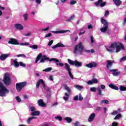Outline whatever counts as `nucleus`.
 <instances>
[{
  "instance_id": "f257e3e1",
  "label": "nucleus",
  "mask_w": 126,
  "mask_h": 126,
  "mask_svg": "<svg viewBox=\"0 0 126 126\" xmlns=\"http://www.w3.org/2000/svg\"><path fill=\"white\" fill-rule=\"evenodd\" d=\"M105 48L107 51L109 52V53H114L116 49V53H119L121 50L125 49V46L121 43L114 42L111 43L110 46H105Z\"/></svg>"
},
{
  "instance_id": "f03ea898",
  "label": "nucleus",
  "mask_w": 126,
  "mask_h": 126,
  "mask_svg": "<svg viewBox=\"0 0 126 126\" xmlns=\"http://www.w3.org/2000/svg\"><path fill=\"white\" fill-rule=\"evenodd\" d=\"M45 61H49V62H55L56 65H60V66H63V65H64L63 63H60L59 60L56 58H51L50 59V58L46 57V56H43V58H42L40 60V63H45Z\"/></svg>"
},
{
  "instance_id": "7ed1b4c3",
  "label": "nucleus",
  "mask_w": 126,
  "mask_h": 126,
  "mask_svg": "<svg viewBox=\"0 0 126 126\" xmlns=\"http://www.w3.org/2000/svg\"><path fill=\"white\" fill-rule=\"evenodd\" d=\"M9 93V90L6 88V87L3 85V84L0 82V97H4L6 94Z\"/></svg>"
},
{
  "instance_id": "20e7f679",
  "label": "nucleus",
  "mask_w": 126,
  "mask_h": 126,
  "mask_svg": "<svg viewBox=\"0 0 126 126\" xmlns=\"http://www.w3.org/2000/svg\"><path fill=\"white\" fill-rule=\"evenodd\" d=\"M84 46H83V45L82 44V42H80L79 43L75 46L74 48V53L75 54H82V52L84 51Z\"/></svg>"
},
{
  "instance_id": "39448f33",
  "label": "nucleus",
  "mask_w": 126,
  "mask_h": 126,
  "mask_svg": "<svg viewBox=\"0 0 126 126\" xmlns=\"http://www.w3.org/2000/svg\"><path fill=\"white\" fill-rule=\"evenodd\" d=\"M63 87L64 89L67 91L68 93H65L64 95L63 96V98L64 101H68V99H69V94L71 93V91L66 85H63Z\"/></svg>"
},
{
  "instance_id": "423d86ee",
  "label": "nucleus",
  "mask_w": 126,
  "mask_h": 126,
  "mask_svg": "<svg viewBox=\"0 0 126 126\" xmlns=\"http://www.w3.org/2000/svg\"><path fill=\"white\" fill-rule=\"evenodd\" d=\"M8 43L11 45H20V46H28L29 45V43L28 42L19 43L16 39L13 38H10Z\"/></svg>"
},
{
  "instance_id": "0eeeda50",
  "label": "nucleus",
  "mask_w": 126,
  "mask_h": 126,
  "mask_svg": "<svg viewBox=\"0 0 126 126\" xmlns=\"http://www.w3.org/2000/svg\"><path fill=\"white\" fill-rule=\"evenodd\" d=\"M3 83L5 85H9L11 83V79H10V77L9 76V73H6L3 76Z\"/></svg>"
},
{
  "instance_id": "6e6552de",
  "label": "nucleus",
  "mask_w": 126,
  "mask_h": 126,
  "mask_svg": "<svg viewBox=\"0 0 126 126\" xmlns=\"http://www.w3.org/2000/svg\"><path fill=\"white\" fill-rule=\"evenodd\" d=\"M67 62L70 65H75V66L80 67L82 65V62H79L77 60L72 61L69 59H67Z\"/></svg>"
},
{
  "instance_id": "1a4fd4ad",
  "label": "nucleus",
  "mask_w": 126,
  "mask_h": 126,
  "mask_svg": "<svg viewBox=\"0 0 126 126\" xmlns=\"http://www.w3.org/2000/svg\"><path fill=\"white\" fill-rule=\"evenodd\" d=\"M27 84V82H23L16 84V89L18 92H20L22 90V88L25 87Z\"/></svg>"
},
{
  "instance_id": "9d476101",
  "label": "nucleus",
  "mask_w": 126,
  "mask_h": 126,
  "mask_svg": "<svg viewBox=\"0 0 126 126\" xmlns=\"http://www.w3.org/2000/svg\"><path fill=\"white\" fill-rule=\"evenodd\" d=\"M101 23H102V24H103L104 26L102 28L100 29V31L101 32H106V31H107V30H108V22L106 20L102 18L101 19Z\"/></svg>"
},
{
  "instance_id": "9b49d317",
  "label": "nucleus",
  "mask_w": 126,
  "mask_h": 126,
  "mask_svg": "<svg viewBox=\"0 0 126 126\" xmlns=\"http://www.w3.org/2000/svg\"><path fill=\"white\" fill-rule=\"evenodd\" d=\"M64 68L68 72L70 78H71V79H74V78L73 77V75L71 73V68H70V65L69 64H67V63H65Z\"/></svg>"
},
{
  "instance_id": "f8f14e48",
  "label": "nucleus",
  "mask_w": 126,
  "mask_h": 126,
  "mask_svg": "<svg viewBox=\"0 0 126 126\" xmlns=\"http://www.w3.org/2000/svg\"><path fill=\"white\" fill-rule=\"evenodd\" d=\"M40 83L42 84V86L44 88H46V85L45 84V82L43 79H39V81L37 82L36 84V88H39V86H40Z\"/></svg>"
},
{
  "instance_id": "ddd939ff",
  "label": "nucleus",
  "mask_w": 126,
  "mask_h": 126,
  "mask_svg": "<svg viewBox=\"0 0 126 126\" xmlns=\"http://www.w3.org/2000/svg\"><path fill=\"white\" fill-rule=\"evenodd\" d=\"M11 63L15 67H18L19 66V63L17 62V59H11Z\"/></svg>"
},
{
  "instance_id": "4468645a",
  "label": "nucleus",
  "mask_w": 126,
  "mask_h": 126,
  "mask_svg": "<svg viewBox=\"0 0 126 126\" xmlns=\"http://www.w3.org/2000/svg\"><path fill=\"white\" fill-rule=\"evenodd\" d=\"M95 5H97V6H101V7H103L106 5V2H103L102 0H98L97 2L95 3Z\"/></svg>"
},
{
  "instance_id": "2eb2a0df",
  "label": "nucleus",
  "mask_w": 126,
  "mask_h": 126,
  "mask_svg": "<svg viewBox=\"0 0 126 126\" xmlns=\"http://www.w3.org/2000/svg\"><path fill=\"white\" fill-rule=\"evenodd\" d=\"M97 65V63L95 62H92L89 63V64H86V66H87V67H89V68H92V67H96Z\"/></svg>"
},
{
  "instance_id": "dca6fc26",
  "label": "nucleus",
  "mask_w": 126,
  "mask_h": 126,
  "mask_svg": "<svg viewBox=\"0 0 126 126\" xmlns=\"http://www.w3.org/2000/svg\"><path fill=\"white\" fill-rule=\"evenodd\" d=\"M66 32H70L69 30H61V31H51L52 33H54L55 34H63L65 33Z\"/></svg>"
},
{
  "instance_id": "f3484780",
  "label": "nucleus",
  "mask_w": 126,
  "mask_h": 126,
  "mask_svg": "<svg viewBox=\"0 0 126 126\" xmlns=\"http://www.w3.org/2000/svg\"><path fill=\"white\" fill-rule=\"evenodd\" d=\"M8 57H9V54H2L0 56V60L2 61H5Z\"/></svg>"
},
{
  "instance_id": "a211bd4d",
  "label": "nucleus",
  "mask_w": 126,
  "mask_h": 126,
  "mask_svg": "<svg viewBox=\"0 0 126 126\" xmlns=\"http://www.w3.org/2000/svg\"><path fill=\"white\" fill-rule=\"evenodd\" d=\"M95 117H96V114L95 113H92L88 119V122H93Z\"/></svg>"
},
{
  "instance_id": "6ab92c4d",
  "label": "nucleus",
  "mask_w": 126,
  "mask_h": 126,
  "mask_svg": "<svg viewBox=\"0 0 126 126\" xmlns=\"http://www.w3.org/2000/svg\"><path fill=\"white\" fill-rule=\"evenodd\" d=\"M118 69H111L110 70V71H111L113 75L114 76H118V75H120V72L118 71Z\"/></svg>"
},
{
  "instance_id": "aec40b11",
  "label": "nucleus",
  "mask_w": 126,
  "mask_h": 126,
  "mask_svg": "<svg viewBox=\"0 0 126 126\" xmlns=\"http://www.w3.org/2000/svg\"><path fill=\"white\" fill-rule=\"evenodd\" d=\"M15 28L16 29H17V30H23V26L20 24H16L15 25Z\"/></svg>"
},
{
  "instance_id": "412c9836",
  "label": "nucleus",
  "mask_w": 126,
  "mask_h": 126,
  "mask_svg": "<svg viewBox=\"0 0 126 126\" xmlns=\"http://www.w3.org/2000/svg\"><path fill=\"white\" fill-rule=\"evenodd\" d=\"M37 103L40 107H45L46 106V103L43 101V99L38 100Z\"/></svg>"
},
{
  "instance_id": "4be33fe9",
  "label": "nucleus",
  "mask_w": 126,
  "mask_h": 126,
  "mask_svg": "<svg viewBox=\"0 0 126 126\" xmlns=\"http://www.w3.org/2000/svg\"><path fill=\"white\" fill-rule=\"evenodd\" d=\"M122 111V109L119 108L117 110H114L113 111L111 114L112 115V116H116V115H118L119 113H121Z\"/></svg>"
},
{
  "instance_id": "5701e85b",
  "label": "nucleus",
  "mask_w": 126,
  "mask_h": 126,
  "mask_svg": "<svg viewBox=\"0 0 126 126\" xmlns=\"http://www.w3.org/2000/svg\"><path fill=\"white\" fill-rule=\"evenodd\" d=\"M113 63H114V61L108 60L107 64L106 65L107 68H110V67L112 66Z\"/></svg>"
},
{
  "instance_id": "b1692460",
  "label": "nucleus",
  "mask_w": 126,
  "mask_h": 126,
  "mask_svg": "<svg viewBox=\"0 0 126 126\" xmlns=\"http://www.w3.org/2000/svg\"><path fill=\"white\" fill-rule=\"evenodd\" d=\"M58 47H61L62 48H63V47H64V45L63 43L60 42L58 43L57 44L53 46L52 47V49H56V48H58Z\"/></svg>"
},
{
  "instance_id": "393cba45",
  "label": "nucleus",
  "mask_w": 126,
  "mask_h": 126,
  "mask_svg": "<svg viewBox=\"0 0 126 126\" xmlns=\"http://www.w3.org/2000/svg\"><path fill=\"white\" fill-rule=\"evenodd\" d=\"M113 1L114 2L115 4L117 5V6H120L122 3L121 0H113Z\"/></svg>"
},
{
  "instance_id": "a878e982",
  "label": "nucleus",
  "mask_w": 126,
  "mask_h": 126,
  "mask_svg": "<svg viewBox=\"0 0 126 126\" xmlns=\"http://www.w3.org/2000/svg\"><path fill=\"white\" fill-rule=\"evenodd\" d=\"M109 87L112 89H114V90H119V87L115 86L114 84H110L109 85Z\"/></svg>"
},
{
  "instance_id": "bb28decb",
  "label": "nucleus",
  "mask_w": 126,
  "mask_h": 126,
  "mask_svg": "<svg viewBox=\"0 0 126 126\" xmlns=\"http://www.w3.org/2000/svg\"><path fill=\"white\" fill-rule=\"evenodd\" d=\"M85 33V28L83 27L81 29H80V32L79 33V36H81L83 34H84Z\"/></svg>"
},
{
  "instance_id": "cd10ccee",
  "label": "nucleus",
  "mask_w": 126,
  "mask_h": 126,
  "mask_svg": "<svg viewBox=\"0 0 126 126\" xmlns=\"http://www.w3.org/2000/svg\"><path fill=\"white\" fill-rule=\"evenodd\" d=\"M40 115V111L35 110L33 112H31L32 116H39Z\"/></svg>"
},
{
  "instance_id": "c85d7f7f",
  "label": "nucleus",
  "mask_w": 126,
  "mask_h": 126,
  "mask_svg": "<svg viewBox=\"0 0 126 126\" xmlns=\"http://www.w3.org/2000/svg\"><path fill=\"white\" fill-rule=\"evenodd\" d=\"M75 18V16L74 15H73L71 16L67 20V22H70L72 21L73 20H74V19Z\"/></svg>"
},
{
  "instance_id": "c756f323",
  "label": "nucleus",
  "mask_w": 126,
  "mask_h": 126,
  "mask_svg": "<svg viewBox=\"0 0 126 126\" xmlns=\"http://www.w3.org/2000/svg\"><path fill=\"white\" fill-rule=\"evenodd\" d=\"M64 120L68 124H70L72 122V119L70 117H66L64 118Z\"/></svg>"
},
{
  "instance_id": "7c9ffc66",
  "label": "nucleus",
  "mask_w": 126,
  "mask_h": 126,
  "mask_svg": "<svg viewBox=\"0 0 126 126\" xmlns=\"http://www.w3.org/2000/svg\"><path fill=\"white\" fill-rule=\"evenodd\" d=\"M42 57H43L42 54L40 53L36 58V59L35 60V63H38V61L40 60V59H41Z\"/></svg>"
},
{
  "instance_id": "2f4dec72",
  "label": "nucleus",
  "mask_w": 126,
  "mask_h": 126,
  "mask_svg": "<svg viewBox=\"0 0 126 126\" xmlns=\"http://www.w3.org/2000/svg\"><path fill=\"white\" fill-rule=\"evenodd\" d=\"M29 16V15L28 13H25L23 15V17L24 18L25 21H27V20H28Z\"/></svg>"
},
{
  "instance_id": "473e14b6",
  "label": "nucleus",
  "mask_w": 126,
  "mask_h": 126,
  "mask_svg": "<svg viewBox=\"0 0 126 126\" xmlns=\"http://www.w3.org/2000/svg\"><path fill=\"white\" fill-rule=\"evenodd\" d=\"M33 119H36L35 117H29L27 120V124H30L31 122L33 120Z\"/></svg>"
},
{
  "instance_id": "72a5a7b5",
  "label": "nucleus",
  "mask_w": 126,
  "mask_h": 126,
  "mask_svg": "<svg viewBox=\"0 0 126 126\" xmlns=\"http://www.w3.org/2000/svg\"><path fill=\"white\" fill-rule=\"evenodd\" d=\"M51 70H53L52 67L46 68L45 69L43 70L42 71H45V72H49V71H51Z\"/></svg>"
},
{
  "instance_id": "f704fd0d",
  "label": "nucleus",
  "mask_w": 126,
  "mask_h": 126,
  "mask_svg": "<svg viewBox=\"0 0 126 126\" xmlns=\"http://www.w3.org/2000/svg\"><path fill=\"white\" fill-rule=\"evenodd\" d=\"M75 88H76L78 90H79L80 91H81V90H82L83 87L82 86L76 85L75 86Z\"/></svg>"
},
{
  "instance_id": "c9c22d12",
  "label": "nucleus",
  "mask_w": 126,
  "mask_h": 126,
  "mask_svg": "<svg viewBox=\"0 0 126 126\" xmlns=\"http://www.w3.org/2000/svg\"><path fill=\"white\" fill-rule=\"evenodd\" d=\"M29 48L32 49V50H37V49H38V45H31L29 46Z\"/></svg>"
},
{
  "instance_id": "e433bc0d",
  "label": "nucleus",
  "mask_w": 126,
  "mask_h": 126,
  "mask_svg": "<svg viewBox=\"0 0 126 126\" xmlns=\"http://www.w3.org/2000/svg\"><path fill=\"white\" fill-rule=\"evenodd\" d=\"M97 90L98 92V94L100 96H104V94L102 93V90H101V89L100 88H97Z\"/></svg>"
},
{
  "instance_id": "4c0bfd02",
  "label": "nucleus",
  "mask_w": 126,
  "mask_h": 126,
  "mask_svg": "<svg viewBox=\"0 0 126 126\" xmlns=\"http://www.w3.org/2000/svg\"><path fill=\"white\" fill-rule=\"evenodd\" d=\"M119 89L120 91H126V87L124 86H120Z\"/></svg>"
},
{
  "instance_id": "58836bf2",
  "label": "nucleus",
  "mask_w": 126,
  "mask_h": 126,
  "mask_svg": "<svg viewBox=\"0 0 126 126\" xmlns=\"http://www.w3.org/2000/svg\"><path fill=\"white\" fill-rule=\"evenodd\" d=\"M84 52L88 53H92L93 54L95 53V50H94V49H92L91 50H87L86 49V50H84Z\"/></svg>"
},
{
  "instance_id": "ea45409f",
  "label": "nucleus",
  "mask_w": 126,
  "mask_h": 126,
  "mask_svg": "<svg viewBox=\"0 0 126 126\" xmlns=\"http://www.w3.org/2000/svg\"><path fill=\"white\" fill-rule=\"evenodd\" d=\"M50 29V27H47L46 28H42L40 30V31L41 32H43V31H49Z\"/></svg>"
},
{
  "instance_id": "a19ab883",
  "label": "nucleus",
  "mask_w": 126,
  "mask_h": 126,
  "mask_svg": "<svg viewBox=\"0 0 126 126\" xmlns=\"http://www.w3.org/2000/svg\"><path fill=\"white\" fill-rule=\"evenodd\" d=\"M29 110L31 111V113H33V112L36 111V108L33 106L30 107Z\"/></svg>"
},
{
  "instance_id": "79ce46f5",
  "label": "nucleus",
  "mask_w": 126,
  "mask_h": 126,
  "mask_svg": "<svg viewBox=\"0 0 126 126\" xmlns=\"http://www.w3.org/2000/svg\"><path fill=\"white\" fill-rule=\"evenodd\" d=\"M121 118H122V114H119L114 118V120H119Z\"/></svg>"
},
{
  "instance_id": "37998d69",
  "label": "nucleus",
  "mask_w": 126,
  "mask_h": 126,
  "mask_svg": "<svg viewBox=\"0 0 126 126\" xmlns=\"http://www.w3.org/2000/svg\"><path fill=\"white\" fill-rule=\"evenodd\" d=\"M92 80L93 81V84H96L97 83H98V80L96 78H93Z\"/></svg>"
},
{
  "instance_id": "c03bdc74",
  "label": "nucleus",
  "mask_w": 126,
  "mask_h": 126,
  "mask_svg": "<svg viewBox=\"0 0 126 126\" xmlns=\"http://www.w3.org/2000/svg\"><path fill=\"white\" fill-rule=\"evenodd\" d=\"M100 103L101 104H109V101L108 100H102Z\"/></svg>"
},
{
  "instance_id": "a18cd8bd",
  "label": "nucleus",
  "mask_w": 126,
  "mask_h": 126,
  "mask_svg": "<svg viewBox=\"0 0 126 126\" xmlns=\"http://www.w3.org/2000/svg\"><path fill=\"white\" fill-rule=\"evenodd\" d=\"M56 120H57L58 121H60V122H62L63 121V118L61 116H57L55 117Z\"/></svg>"
},
{
  "instance_id": "49530a36",
  "label": "nucleus",
  "mask_w": 126,
  "mask_h": 126,
  "mask_svg": "<svg viewBox=\"0 0 126 126\" xmlns=\"http://www.w3.org/2000/svg\"><path fill=\"white\" fill-rule=\"evenodd\" d=\"M96 90H97V88L95 87H92L90 88V91L92 92H96Z\"/></svg>"
},
{
  "instance_id": "de8ad7c7",
  "label": "nucleus",
  "mask_w": 126,
  "mask_h": 126,
  "mask_svg": "<svg viewBox=\"0 0 126 126\" xmlns=\"http://www.w3.org/2000/svg\"><path fill=\"white\" fill-rule=\"evenodd\" d=\"M87 84H88V85H92V84H93V81L92 80H89L87 82Z\"/></svg>"
},
{
  "instance_id": "09e8293b",
  "label": "nucleus",
  "mask_w": 126,
  "mask_h": 126,
  "mask_svg": "<svg viewBox=\"0 0 126 126\" xmlns=\"http://www.w3.org/2000/svg\"><path fill=\"white\" fill-rule=\"evenodd\" d=\"M126 56L123 57L121 60L120 62L122 63V62H126Z\"/></svg>"
},
{
  "instance_id": "8fccbe9b",
  "label": "nucleus",
  "mask_w": 126,
  "mask_h": 126,
  "mask_svg": "<svg viewBox=\"0 0 126 126\" xmlns=\"http://www.w3.org/2000/svg\"><path fill=\"white\" fill-rule=\"evenodd\" d=\"M70 4H71L72 5H73V4H75V3H76V1L75 0H71L70 1Z\"/></svg>"
},
{
  "instance_id": "3c124183",
  "label": "nucleus",
  "mask_w": 126,
  "mask_h": 126,
  "mask_svg": "<svg viewBox=\"0 0 126 126\" xmlns=\"http://www.w3.org/2000/svg\"><path fill=\"white\" fill-rule=\"evenodd\" d=\"M79 101H82V100H83V97H82L81 94H80L79 95Z\"/></svg>"
},
{
  "instance_id": "603ef678",
  "label": "nucleus",
  "mask_w": 126,
  "mask_h": 126,
  "mask_svg": "<svg viewBox=\"0 0 126 126\" xmlns=\"http://www.w3.org/2000/svg\"><path fill=\"white\" fill-rule=\"evenodd\" d=\"M16 99L19 103L21 101V98H20V97L18 96L16 97Z\"/></svg>"
},
{
  "instance_id": "864d4df0",
  "label": "nucleus",
  "mask_w": 126,
  "mask_h": 126,
  "mask_svg": "<svg viewBox=\"0 0 126 126\" xmlns=\"http://www.w3.org/2000/svg\"><path fill=\"white\" fill-rule=\"evenodd\" d=\"M20 66H23V67H25V66H26V64L23 62H20Z\"/></svg>"
},
{
  "instance_id": "5fc2aeb1",
  "label": "nucleus",
  "mask_w": 126,
  "mask_h": 126,
  "mask_svg": "<svg viewBox=\"0 0 126 126\" xmlns=\"http://www.w3.org/2000/svg\"><path fill=\"white\" fill-rule=\"evenodd\" d=\"M35 2L37 4H41V2H42L41 0H35Z\"/></svg>"
},
{
  "instance_id": "6e6d98bb",
  "label": "nucleus",
  "mask_w": 126,
  "mask_h": 126,
  "mask_svg": "<svg viewBox=\"0 0 126 126\" xmlns=\"http://www.w3.org/2000/svg\"><path fill=\"white\" fill-rule=\"evenodd\" d=\"M54 43V40H50L48 42V46H52V44Z\"/></svg>"
},
{
  "instance_id": "4d7b16f0",
  "label": "nucleus",
  "mask_w": 126,
  "mask_h": 126,
  "mask_svg": "<svg viewBox=\"0 0 126 126\" xmlns=\"http://www.w3.org/2000/svg\"><path fill=\"white\" fill-rule=\"evenodd\" d=\"M49 79L50 80V81H54V76H53V75L50 76Z\"/></svg>"
},
{
  "instance_id": "13d9d810",
  "label": "nucleus",
  "mask_w": 126,
  "mask_h": 126,
  "mask_svg": "<svg viewBox=\"0 0 126 126\" xmlns=\"http://www.w3.org/2000/svg\"><path fill=\"white\" fill-rule=\"evenodd\" d=\"M79 96L78 95H76L73 97V100L74 101H77L78 100Z\"/></svg>"
},
{
  "instance_id": "bf43d9fd",
  "label": "nucleus",
  "mask_w": 126,
  "mask_h": 126,
  "mask_svg": "<svg viewBox=\"0 0 126 126\" xmlns=\"http://www.w3.org/2000/svg\"><path fill=\"white\" fill-rule=\"evenodd\" d=\"M17 57H18V58H20V57H23V58H25V57L26 56L24 54H20V55H18Z\"/></svg>"
},
{
  "instance_id": "052dcab7",
  "label": "nucleus",
  "mask_w": 126,
  "mask_h": 126,
  "mask_svg": "<svg viewBox=\"0 0 126 126\" xmlns=\"http://www.w3.org/2000/svg\"><path fill=\"white\" fill-rule=\"evenodd\" d=\"M52 36L51 33H48V34H46L45 36V38H49V37H51Z\"/></svg>"
},
{
  "instance_id": "680f3d73",
  "label": "nucleus",
  "mask_w": 126,
  "mask_h": 126,
  "mask_svg": "<svg viewBox=\"0 0 126 126\" xmlns=\"http://www.w3.org/2000/svg\"><path fill=\"white\" fill-rule=\"evenodd\" d=\"M112 126H118V123H117V122H114L112 123Z\"/></svg>"
},
{
  "instance_id": "e2e57ef3",
  "label": "nucleus",
  "mask_w": 126,
  "mask_h": 126,
  "mask_svg": "<svg viewBox=\"0 0 126 126\" xmlns=\"http://www.w3.org/2000/svg\"><path fill=\"white\" fill-rule=\"evenodd\" d=\"M100 88L101 89H105V88H106V86H105L104 85H100Z\"/></svg>"
},
{
  "instance_id": "0e129e2a",
  "label": "nucleus",
  "mask_w": 126,
  "mask_h": 126,
  "mask_svg": "<svg viewBox=\"0 0 126 126\" xmlns=\"http://www.w3.org/2000/svg\"><path fill=\"white\" fill-rule=\"evenodd\" d=\"M91 41L92 43H94V38L93 36H91Z\"/></svg>"
},
{
  "instance_id": "69168bd1",
  "label": "nucleus",
  "mask_w": 126,
  "mask_h": 126,
  "mask_svg": "<svg viewBox=\"0 0 126 126\" xmlns=\"http://www.w3.org/2000/svg\"><path fill=\"white\" fill-rule=\"evenodd\" d=\"M88 29H91L93 28V27L92 26V25H89L88 26Z\"/></svg>"
},
{
  "instance_id": "338daca9",
  "label": "nucleus",
  "mask_w": 126,
  "mask_h": 126,
  "mask_svg": "<svg viewBox=\"0 0 126 126\" xmlns=\"http://www.w3.org/2000/svg\"><path fill=\"white\" fill-rule=\"evenodd\" d=\"M109 11H105V16H107V15H109Z\"/></svg>"
},
{
  "instance_id": "774afa93",
  "label": "nucleus",
  "mask_w": 126,
  "mask_h": 126,
  "mask_svg": "<svg viewBox=\"0 0 126 126\" xmlns=\"http://www.w3.org/2000/svg\"><path fill=\"white\" fill-rule=\"evenodd\" d=\"M30 35H31V33L29 32L28 33L25 34V36H30Z\"/></svg>"
}]
</instances>
